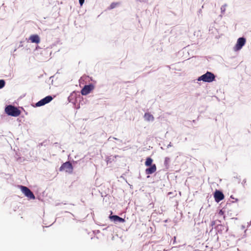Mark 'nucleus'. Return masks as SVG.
<instances>
[{
    "label": "nucleus",
    "instance_id": "11",
    "mask_svg": "<svg viewBox=\"0 0 251 251\" xmlns=\"http://www.w3.org/2000/svg\"><path fill=\"white\" fill-rule=\"evenodd\" d=\"M144 118L148 121H152L154 120L153 116L149 113H146L144 115Z\"/></svg>",
    "mask_w": 251,
    "mask_h": 251
},
{
    "label": "nucleus",
    "instance_id": "15",
    "mask_svg": "<svg viewBox=\"0 0 251 251\" xmlns=\"http://www.w3.org/2000/svg\"><path fill=\"white\" fill-rule=\"evenodd\" d=\"M52 99H53V97H52L50 96H48V103H49L50 101H51Z\"/></svg>",
    "mask_w": 251,
    "mask_h": 251
},
{
    "label": "nucleus",
    "instance_id": "21",
    "mask_svg": "<svg viewBox=\"0 0 251 251\" xmlns=\"http://www.w3.org/2000/svg\"><path fill=\"white\" fill-rule=\"evenodd\" d=\"M238 201V199H236L235 201Z\"/></svg>",
    "mask_w": 251,
    "mask_h": 251
},
{
    "label": "nucleus",
    "instance_id": "10",
    "mask_svg": "<svg viewBox=\"0 0 251 251\" xmlns=\"http://www.w3.org/2000/svg\"><path fill=\"white\" fill-rule=\"evenodd\" d=\"M46 103H47V97H46L43 99L37 102L36 103V106H41L46 104Z\"/></svg>",
    "mask_w": 251,
    "mask_h": 251
},
{
    "label": "nucleus",
    "instance_id": "14",
    "mask_svg": "<svg viewBox=\"0 0 251 251\" xmlns=\"http://www.w3.org/2000/svg\"><path fill=\"white\" fill-rule=\"evenodd\" d=\"M4 85L5 81L2 79L0 80V89L2 88L4 86Z\"/></svg>",
    "mask_w": 251,
    "mask_h": 251
},
{
    "label": "nucleus",
    "instance_id": "20",
    "mask_svg": "<svg viewBox=\"0 0 251 251\" xmlns=\"http://www.w3.org/2000/svg\"><path fill=\"white\" fill-rule=\"evenodd\" d=\"M230 198H231L232 199H234V198H233V196H230Z\"/></svg>",
    "mask_w": 251,
    "mask_h": 251
},
{
    "label": "nucleus",
    "instance_id": "8",
    "mask_svg": "<svg viewBox=\"0 0 251 251\" xmlns=\"http://www.w3.org/2000/svg\"><path fill=\"white\" fill-rule=\"evenodd\" d=\"M109 218L110 220H113L114 222H119L120 223H123L125 222L124 219H123L117 215L110 216Z\"/></svg>",
    "mask_w": 251,
    "mask_h": 251
},
{
    "label": "nucleus",
    "instance_id": "4",
    "mask_svg": "<svg viewBox=\"0 0 251 251\" xmlns=\"http://www.w3.org/2000/svg\"><path fill=\"white\" fill-rule=\"evenodd\" d=\"M246 39L243 37H240L238 39L237 43L234 47V50L235 51L239 50L245 45Z\"/></svg>",
    "mask_w": 251,
    "mask_h": 251
},
{
    "label": "nucleus",
    "instance_id": "3",
    "mask_svg": "<svg viewBox=\"0 0 251 251\" xmlns=\"http://www.w3.org/2000/svg\"><path fill=\"white\" fill-rule=\"evenodd\" d=\"M60 171H65L71 174L73 171V167L72 164L69 162H66L63 163L60 168Z\"/></svg>",
    "mask_w": 251,
    "mask_h": 251
},
{
    "label": "nucleus",
    "instance_id": "9",
    "mask_svg": "<svg viewBox=\"0 0 251 251\" xmlns=\"http://www.w3.org/2000/svg\"><path fill=\"white\" fill-rule=\"evenodd\" d=\"M29 40L31 41L32 43H39L40 42V38L38 35H31L29 38Z\"/></svg>",
    "mask_w": 251,
    "mask_h": 251
},
{
    "label": "nucleus",
    "instance_id": "17",
    "mask_svg": "<svg viewBox=\"0 0 251 251\" xmlns=\"http://www.w3.org/2000/svg\"><path fill=\"white\" fill-rule=\"evenodd\" d=\"M221 10H222V12L225 11L226 10L225 6H222Z\"/></svg>",
    "mask_w": 251,
    "mask_h": 251
},
{
    "label": "nucleus",
    "instance_id": "13",
    "mask_svg": "<svg viewBox=\"0 0 251 251\" xmlns=\"http://www.w3.org/2000/svg\"><path fill=\"white\" fill-rule=\"evenodd\" d=\"M118 5H119V3L118 2H113L111 4L110 6V9H113L115 8Z\"/></svg>",
    "mask_w": 251,
    "mask_h": 251
},
{
    "label": "nucleus",
    "instance_id": "2",
    "mask_svg": "<svg viewBox=\"0 0 251 251\" xmlns=\"http://www.w3.org/2000/svg\"><path fill=\"white\" fill-rule=\"evenodd\" d=\"M215 76L214 74L210 72H207L205 74L199 77L198 81H203L206 82H211L215 80Z\"/></svg>",
    "mask_w": 251,
    "mask_h": 251
},
{
    "label": "nucleus",
    "instance_id": "18",
    "mask_svg": "<svg viewBox=\"0 0 251 251\" xmlns=\"http://www.w3.org/2000/svg\"><path fill=\"white\" fill-rule=\"evenodd\" d=\"M169 160V158H165V163H167Z\"/></svg>",
    "mask_w": 251,
    "mask_h": 251
},
{
    "label": "nucleus",
    "instance_id": "5",
    "mask_svg": "<svg viewBox=\"0 0 251 251\" xmlns=\"http://www.w3.org/2000/svg\"><path fill=\"white\" fill-rule=\"evenodd\" d=\"M94 86L92 84L85 85L81 91V93L82 95H87L90 92L94 89Z\"/></svg>",
    "mask_w": 251,
    "mask_h": 251
},
{
    "label": "nucleus",
    "instance_id": "12",
    "mask_svg": "<svg viewBox=\"0 0 251 251\" xmlns=\"http://www.w3.org/2000/svg\"><path fill=\"white\" fill-rule=\"evenodd\" d=\"M152 161H153V160L151 158H150V157L147 158L146 159V161L145 162V165L146 166H151Z\"/></svg>",
    "mask_w": 251,
    "mask_h": 251
},
{
    "label": "nucleus",
    "instance_id": "6",
    "mask_svg": "<svg viewBox=\"0 0 251 251\" xmlns=\"http://www.w3.org/2000/svg\"><path fill=\"white\" fill-rule=\"evenodd\" d=\"M214 197L215 199V201L217 202H220L221 201L223 200L224 199V195L223 193L219 191V190H216L214 194Z\"/></svg>",
    "mask_w": 251,
    "mask_h": 251
},
{
    "label": "nucleus",
    "instance_id": "1",
    "mask_svg": "<svg viewBox=\"0 0 251 251\" xmlns=\"http://www.w3.org/2000/svg\"><path fill=\"white\" fill-rule=\"evenodd\" d=\"M5 112L8 115L13 117H18L21 113L18 108L11 105H9L5 107Z\"/></svg>",
    "mask_w": 251,
    "mask_h": 251
},
{
    "label": "nucleus",
    "instance_id": "19",
    "mask_svg": "<svg viewBox=\"0 0 251 251\" xmlns=\"http://www.w3.org/2000/svg\"><path fill=\"white\" fill-rule=\"evenodd\" d=\"M20 188L24 189V188H27L26 187H25V186H20Z\"/></svg>",
    "mask_w": 251,
    "mask_h": 251
},
{
    "label": "nucleus",
    "instance_id": "7",
    "mask_svg": "<svg viewBox=\"0 0 251 251\" xmlns=\"http://www.w3.org/2000/svg\"><path fill=\"white\" fill-rule=\"evenodd\" d=\"M149 168L146 169L145 172L147 175H151L156 171L155 164H153Z\"/></svg>",
    "mask_w": 251,
    "mask_h": 251
},
{
    "label": "nucleus",
    "instance_id": "16",
    "mask_svg": "<svg viewBox=\"0 0 251 251\" xmlns=\"http://www.w3.org/2000/svg\"><path fill=\"white\" fill-rule=\"evenodd\" d=\"M84 2V0H79V2L80 5L81 6L82 5V4H83Z\"/></svg>",
    "mask_w": 251,
    "mask_h": 251
}]
</instances>
